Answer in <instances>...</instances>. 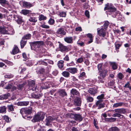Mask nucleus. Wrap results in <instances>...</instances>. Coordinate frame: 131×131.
Wrapping results in <instances>:
<instances>
[{
	"mask_svg": "<svg viewBox=\"0 0 131 131\" xmlns=\"http://www.w3.org/2000/svg\"><path fill=\"white\" fill-rule=\"evenodd\" d=\"M6 110V108L5 106L0 107V113H3L5 112Z\"/></svg>",
	"mask_w": 131,
	"mask_h": 131,
	"instance_id": "nucleus-29",
	"label": "nucleus"
},
{
	"mask_svg": "<svg viewBox=\"0 0 131 131\" xmlns=\"http://www.w3.org/2000/svg\"><path fill=\"white\" fill-rule=\"evenodd\" d=\"M58 73V71L56 70H54L52 72V74L54 75H56Z\"/></svg>",
	"mask_w": 131,
	"mask_h": 131,
	"instance_id": "nucleus-63",
	"label": "nucleus"
},
{
	"mask_svg": "<svg viewBox=\"0 0 131 131\" xmlns=\"http://www.w3.org/2000/svg\"><path fill=\"white\" fill-rule=\"evenodd\" d=\"M95 42L97 44H100L101 43V40H99V38H96Z\"/></svg>",
	"mask_w": 131,
	"mask_h": 131,
	"instance_id": "nucleus-60",
	"label": "nucleus"
},
{
	"mask_svg": "<svg viewBox=\"0 0 131 131\" xmlns=\"http://www.w3.org/2000/svg\"><path fill=\"white\" fill-rule=\"evenodd\" d=\"M77 43L80 46H83L84 44V43L83 42L79 41H78Z\"/></svg>",
	"mask_w": 131,
	"mask_h": 131,
	"instance_id": "nucleus-62",
	"label": "nucleus"
},
{
	"mask_svg": "<svg viewBox=\"0 0 131 131\" xmlns=\"http://www.w3.org/2000/svg\"><path fill=\"white\" fill-rule=\"evenodd\" d=\"M66 12H62L60 13L59 15L60 17H65L66 16Z\"/></svg>",
	"mask_w": 131,
	"mask_h": 131,
	"instance_id": "nucleus-43",
	"label": "nucleus"
},
{
	"mask_svg": "<svg viewBox=\"0 0 131 131\" xmlns=\"http://www.w3.org/2000/svg\"><path fill=\"white\" fill-rule=\"evenodd\" d=\"M59 93L60 95L62 96H64L67 95V94L63 90H60L59 91Z\"/></svg>",
	"mask_w": 131,
	"mask_h": 131,
	"instance_id": "nucleus-25",
	"label": "nucleus"
},
{
	"mask_svg": "<svg viewBox=\"0 0 131 131\" xmlns=\"http://www.w3.org/2000/svg\"><path fill=\"white\" fill-rule=\"evenodd\" d=\"M24 84L23 83L21 84H19L18 85V88L19 90H21L22 88L23 87L24 85Z\"/></svg>",
	"mask_w": 131,
	"mask_h": 131,
	"instance_id": "nucleus-59",
	"label": "nucleus"
},
{
	"mask_svg": "<svg viewBox=\"0 0 131 131\" xmlns=\"http://www.w3.org/2000/svg\"><path fill=\"white\" fill-rule=\"evenodd\" d=\"M75 114L74 113H70L68 114V116L71 118H73L74 119Z\"/></svg>",
	"mask_w": 131,
	"mask_h": 131,
	"instance_id": "nucleus-42",
	"label": "nucleus"
},
{
	"mask_svg": "<svg viewBox=\"0 0 131 131\" xmlns=\"http://www.w3.org/2000/svg\"><path fill=\"white\" fill-rule=\"evenodd\" d=\"M123 104V103L122 102L116 103L114 104L113 106L115 107H117L118 106H122Z\"/></svg>",
	"mask_w": 131,
	"mask_h": 131,
	"instance_id": "nucleus-36",
	"label": "nucleus"
},
{
	"mask_svg": "<svg viewBox=\"0 0 131 131\" xmlns=\"http://www.w3.org/2000/svg\"><path fill=\"white\" fill-rule=\"evenodd\" d=\"M47 18L46 16H44L42 15H40L39 17V20H46Z\"/></svg>",
	"mask_w": 131,
	"mask_h": 131,
	"instance_id": "nucleus-41",
	"label": "nucleus"
},
{
	"mask_svg": "<svg viewBox=\"0 0 131 131\" xmlns=\"http://www.w3.org/2000/svg\"><path fill=\"white\" fill-rule=\"evenodd\" d=\"M118 77L121 80L124 77V75L122 73H119L118 75Z\"/></svg>",
	"mask_w": 131,
	"mask_h": 131,
	"instance_id": "nucleus-50",
	"label": "nucleus"
},
{
	"mask_svg": "<svg viewBox=\"0 0 131 131\" xmlns=\"http://www.w3.org/2000/svg\"><path fill=\"white\" fill-rule=\"evenodd\" d=\"M67 70L69 72L72 74H74L77 73L78 71L77 69L75 68H70L67 69Z\"/></svg>",
	"mask_w": 131,
	"mask_h": 131,
	"instance_id": "nucleus-9",
	"label": "nucleus"
},
{
	"mask_svg": "<svg viewBox=\"0 0 131 131\" xmlns=\"http://www.w3.org/2000/svg\"><path fill=\"white\" fill-rule=\"evenodd\" d=\"M64 61L62 60L59 61L58 63V66L59 68H61L63 67Z\"/></svg>",
	"mask_w": 131,
	"mask_h": 131,
	"instance_id": "nucleus-30",
	"label": "nucleus"
},
{
	"mask_svg": "<svg viewBox=\"0 0 131 131\" xmlns=\"http://www.w3.org/2000/svg\"><path fill=\"white\" fill-rule=\"evenodd\" d=\"M26 41H23L22 40L20 42L21 47V48H23L25 45L26 43Z\"/></svg>",
	"mask_w": 131,
	"mask_h": 131,
	"instance_id": "nucleus-40",
	"label": "nucleus"
},
{
	"mask_svg": "<svg viewBox=\"0 0 131 131\" xmlns=\"http://www.w3.org/2000/svg\"><path fill=\"white\" fill-rule=\"evenodd\" d=\"M97 88L96 86H93L88 90L89 93L91 94L94 95L96 93Z\"/></svg>",
	"mask_w": 131,
	"mask_h": 131,
	"instance_id": "nucleus-8",
	"label": "nucleus"
},
{
	"mask_svg": "<svg viewBox=\"0 0 131 131\" xmlns=\"http://www.w3.org/2000/svg\"><path fill=\"white\" fill-rule=\"evenodd\" d=\"M29 20L30 22L35 23L37 21V19L34 17H30L29 19Z\"/></svg>",
	"mask_w": 131,
	"mask_h": 131,
	"instance_id": "nucleus-35",
	"label": "nucleus"
},
{
	"mask_svg": "<svg viewBox=\"0 0 131 131\" xmlns=\"http://www.w3.org/2000/svg\"><path fill=\"white\" fill-rule=\"evenodd\" d=\"M97 122L94 119V122H93V124L95 126V127L97 129H98V126H97Z\"/></svg>",
	"mask_w": 131,
	"mask_h": 131,
	"instance_id": "nucleus-56",
	"label": "nucleus"
},
{
	"mask_svg": "<svg viewBox=\"0 0 131 131\" xmlns=\"http://www.w3.org/2000/svg\"><path fill=\"white\" fill-rule=\"evenodd\" d=\"M14 33V30L11 26H8L4 28L0 27V34H6L12 35Z\"/></svg>",
	"mask_w": 131,
	"mask_h": 131,
	"instance_id": "nucleus-2",
	"label": "nucleus"
},
{
	"mask_svg": "<svg viewBox=\"0 0 131 131\" xmlns=\"http://www.w3.org/2000/svg\"><path fill=\"white\" fill-rule=\"evenodd\" d=\"M13 77V75L11 74H7L5 75V78H10Z\"/></svg>",
	"mask_w": 131,
	"mask_h": 131,
	"instance_id": "nucleus-46",
	"label": "nucleus"
},
{
	"mask_svg": "<svg viewBox=\"0 0 131 131\" xmlns=\"http://www.w3.org/2000/svg\"><path fill=\"white\" fill-rule=\"evenodd\" d=\"M45 115L43 112H38L34 117L33 120L34 121V122L42 120L44 118Z\"/></svg>",
	"mask_w": 131,
	"mask_h": 131,
	"instance_id": "nucleus-4",
	"label": "nucleus"
},
{
	"mask_svg": "<svg viewBox=\"0 0 131 131\" xmlns=\"http://www.w3.org/2000/svg\"><path fill=\"white\" fill-rule=\"evenodd\" d=\"M65 41L68 43H72V37H66L64 38Z\"/></svg>",
	"mask_w": 131,
	"mask_h": 131,
	"instance_id": "nucleus-20",
	"label": "nucleus"
},
{
	"mask_svg": "<svg viewBox=\"0 0 131 131\" xmlns=\"http://www.w3.org/2000/svg\"><path fill=\"white\" fill-rule=\"evenodd\" d=\"M97 68L100 75L98 77V79L99 80H102L105 77L108 70H106L105 69L103 68L102 63L98 64Z\"/></svg>",
	"mask_w": 131,
	"mask_h": 131,
	"instance_id": "nucleus-1",
	"label": "nucleus"
},
{
	"mask_svg": "<svg viewBox=\"0 0 131 131\" xmlns=\"http://www.w3.org/2000/svg\"><path fill=\"white\" fill-rule=\"evenodd\" d=\"M31 37V35L30 34H28L25 36L23 38V39H29Z\"/></svg>",
	"mask_w": 131,
	"mask_h": 131,
	"instance_id": "nucleus-37",
	"label": "nucleus"
},
{
	"mask_svg": "<svg viewBox=\"0 0 131 131\" xmlns=\"http://www.w3.org/2000/svg\"><path fill=\"white\" fill-rule=\"evenodd\" d=\"M37 64L38 65L42 64L45 65H46L47 64V63L46 62L41 60L39 61L38 62Z\"/></svg>",
	"mask_w": 131,
	"mask_h": 131,
	"instance_id": "nucleus-44",
	"label": "nucleus"
},
{
	"mask_svg": "<svg viewBox=\"0 0 131 131\" xmlns=\"http://www.w3.org/2000/svg\"><path fill=\"white\" fill-rule=\"evenodd\" d=\"M116 113H118L119 114H124L126 112L124 108L116 109L114 110Z\"/></svg>",
	"mask_w": 131,
	"mask_h": 131,
	"instance_id": "nucleus-13",
	"label": "nucleus"
},
{
	"mask_svg": "<svg viewBox=\"0 0 131 131\" xmlns=\"http://www.w3.org/2000/svg\"><path fill=\"white\" fill-rule=\"evenodd\" d=\"M83 60V58L82 57H80L77 59V62L78 63H81L82 62Z\"/></svg>",
	"mask_w": 131,
	"mask_h": 131,
	"instance_id": "nucleus-57",
	"label": "nucleus"
},
{
	"mask_svg": "<svg viewBox=\"0 0 131 131\" xmlns=\"http://www.w3.org/2000/svg\"><path fill=\"white\" fill-rule=\"evenodd\" d=\"M57 33L58 34L62 35H64L65 34V32L64 29L61 28H60L57 30Z\"/></svg>",
	"mask_w": 131,
	"mask_h": 131,
	"instance_id": "nucleus-18",
	"label": "nucleus"
},
{
	"mask_svg": "<svg viewBox=\"0 0 131 131\" xmlns=\"http://www.w3.org/2000/svg\"><path fill=\"white\" fill-rule=\"evenodd\" d=\"M67 65L68 66H73L75 65V64L74 62L72 61L71 62L67 64Z\"/></svg>",
	"mask_w": 131,
	"mask_h": 131,
	"instance_id": "nucleus-61",
	"label": "nucleus"
},
{
	"mask_svg": "<svg viewBox=\"0 0 131 131\" xmlns=\"http://www.w3.org/2000/svg\"><path fill=\"white\" fill-rule=\"evenodd\" d=\"M74 103L76 105L78 106H80L81 101L80 99H74Z\"/></svg>",
	"mask_w": 131,
	"mask_h": 131,
	"instance_id": "nucleus-11",
	"label": "nucleus"
},
{
	"mask_svg": "<svg viewBox=\"0 0 131 131\" xmlns=\"http://www.w3.org/2000/svg\"><path fill=\"white\" fill-rule=\"evenodd\" d=\"M43 44L42 41H37L34 42L33 43L32 47H34L36 49L37 48L40 47Z\"/></svg>",
	"mask_w": 131,
	"mask_h": 131,
	"instance_id": "nucleus-7",
	"label": "nucleus"
},
{
	"mask_svg": "<svg viewBox=\"0 0 131 131\" xmlns=\"http://www.w3.org/2000/svg\"><path fill=\"white\" fill-rule=\"evenodd\" d=\"M85 73L84 72H82L81 73L79 76V78L80 79H83V78L85 76Z\"/></svg>",
	"mask_w": 131,
	"mask_h": 131,
	"instance_id": "nucleus-39",
	"label": "nucleus"
},
{
	"mask_svg": "<svg viewBox=\"0 0 131 131\" xmlns=\"http://www.w3.org/2000/svg\"><path fill=\"white\" fill-rule=\"evenodd\" d=\"M23 5L27 8H29L32 6V4L30 3L27 2H23Z\"/></svg>",
	"mask_w": 131,
	"mask_h": 131,
	"instance_id": "nucleus-14",
	"label": "nucleus"
},
{
	"mask_svg": "<svg viewBox=\"0 0 131 131\" xmlns=\"http://www.w3.org/2000/svg\"><path fill=\"white\" fill-rule=\"evenodd\" d=\"M85 15L88 18H89L90 14L89 12V11L87 10H86L85 12Z\"/></svg>",
	"mask_w": 131,
	"mask_h": 131,
	"instance_id": "nucleus-54",
	"label": "nucleus"
},
{
	"mask_svg": "<svg viewBox=\"0 0 131 131\" xmlns=\"http://www.w3.org/2000/svg\"><path fill=\"white\" fill-rule=\"evenodd\" d=\"M119 129L116 127H113L110 128L108 131H119Z\"/></svg>",
	"mask_w": 131,
	"mask_h": 131,
	"instance_id": "nucleus-28",
	"label": "nucleus"
},
{
	"mask_svg": "<svg viewBox=\"0 0 131 131\" xmlns=\"http://www.w3.org/2000/svg\"><path fill=\"white\" fill-rule=\"evenodd\" d=\"M3 61L9 65H12L13 64V63L12 62L7 60H3Z\"/></svg>",
	"mask_w": 131,
	"mask_h": 131,
	"instance_id": "nucleus-47",
	"label": "nucleus"
},
{
	"mask_svg": "<svg viewBox=\"0 0 131 131\" xmlns=\"http://www.w3.org/2000/svg\"><path fill=\"white\" fill-rule=\"evenodd\" d=\"M0 10L1 12H3L4 13H6V14L7 13V11L5 9L3 8H1L0 9Z\"/></svg>",
	"mask_w": 131,
	"mask_h": 131,
	"instance_id": "nucleus-58",
	"label": "nucleus"
},
{
	"mask_svg": "<svg viewBox=\"0 0 131 131\" xmlns=\"http://www.w3.org/2000/svg\"><path fill=\"white\" fill-rule=\"evenodd\" d=\"M111 65L112 66V68L113 70H115L117 68V66L115 63H112Z\"/></svg>",
	"mask_w": 131,
	"mask_h": 131,
	"instance_id": "nucleus-51",
	"label": "nucleus"
},
{
	"mask_svg": "<svg viewBox=\"0 0 131 131\" xmlns=\"http://www.w3.org/2000/svg\"><path fill=\"white\" fill-rule=\"evenodd\" d=\"M26 64L27 66H30L32 65V62L31 60H29L27 61L26 63Z\"/></svg>",
	"mask_w": 131,
	"mask_h": 131,
	"instance_id": "nucleus-52",
	"label": "nucleus"
},
{
	"mask_svg": "<svg viewBox=\"0 0 131 131\" xmlns=\"http://www.w3.org/2000/svg\"><path fill=\"white\" fill-rule=\"evenodd\" d=\"M113 117H120L121 116H123L122 115H121L120 114H119L118 113H116L114 114L112 116Z\"/></svg>",
	"mask_w": 131,
	"mask_h": 131,
	"instance_id": "nucleus-38",
	"label": "nucleus"
},
{
	"mask_svg": "<svg viewBox=\"0 0 131 131\" xmlns=\"http://www.w3.org/2000/svg\"><path fill=\"white\" fill-rule=\"evenodd\" d=\"M62 75L66 78H68L69 77L70 75L69 73L67 71H64L62 73Z\"/></svg>",
	"mask_w": 131,
	"mask_h": 131,
	"instance_id": "nucleus-27",
	"label": "nucleus"
},
{
	"mask_svg": "<svg viewBox=\"0 0 131 131\" xmlns=\"http://www.w3.org/2000/svg\"><path fill=\"white\" fill-rule=\"evenodd\" d=\"M54 22V20L52 19H50L48 21L49 23L51 25L53 24Z\"/></svg>",
	"mask_w": 131,
	"mask_h": 131,
	"instance_id": "nucleus-53",
	"label": "nucleus"
},
{
	"mask_svg": "<svg viewBox=\"0 0 131 131\" xmlns=\"http://www.w3.org/2000/svg\"><path fill=\"white\" fill-rule=\"evenodd\" d=\"M44 84L45 85V86H44L42 85V86L41 87V88L42 89H46L49 88V86L47 85L48 84L47 83H45Z\"/></svg>",
	"mask_w": 131,
	"mask_h": 131,
	"instance_id": "nucleus-49",
	"label": "nucleus"
},
{
	"mask_svg": "<svg viewBox=\"0 0 131 131\" xmlns=\"http://www.w3.org/2000/svg\"><path fill=\"white\" fill-rule=\"evenodd\" d=\"M4 119L7 122H9V118L7 116H4L3 117Z\"/></svg>",
	"mask_w": 131,
	"mask_h": 131,
	"instance_id": "nucleus-48",
	"label": "nucleus"
},
{
	"mask_svg": "<svg viewBox=\"0 0 131 131\" xmlns=\"http://www.w3.org/2000/svg\"><path fill=\"white\" fill-rule=\"evenodd\" d=\"M11 88H12L13 90H14L16 89V88L15 87L12 86L9 84H8L5 87V88L7 89H10Z\"/></svg>",
	"mask_w": 131,
	"mask_h": 131,
	"instance_id": "nucleus-23",
	"label": "nucleus"
},
{
	"mask_svg": "<svg viewBox=\"0 0 131 131\" xmlns=\"http://www.w3.org/2000/svg\"><path fill=\"white\" fill-rule=\"evenodd\" d=\"M15 20L18 24H20L22 22V19L21 17L18 16H15L14 17Z\"/></svg>",
	"mask_w": 131,
	"mask_h": 131,
	"instance_id": "nucleus-10",
	"label": "nucleus"
},
{
	"mask_svg": "<svg viewBox=\"0 0 131 131\" xmlns=\"http://www.w3.org/2000/svg\"><path fill=\"white\" fill-rule=\"evenodd\" d=\"M104 95L103 94H102L100 95H99L97 97V98H103L104 97Z\"/></svg>",
	"mask_w": 131,
	"mask_h": 131,
	"instance_id": "nucleus-64",
	"label": "nucleus"
},
{
	"mask_svg": "<svg viewBox=\"0 0 131 131\" xmlns=\"http://www.w3.org/2000/svg\"><path fill=\"white\" fill-rule=\"evenodd\" d=\"M52 118L50 116L47 117L46 120V125H48L50 123L52 122Z\"/></svg>",
	"mask_w": 131,
	"mask_h": 131,
	"instance_id": "nucleus-16",
	"label": "nucleus"
},
{
	"mask_svg": "<svg viewBox=\"0 0 131 131\" xmlns=\"http://www.w3.org/2000/svg\"><path fill=\"white\" fill-rule=\"evenodd\" d=\"M19 50L18 47L15 45L12 51V53L13 54H17L18 53L19 51Z\"/></svg>",
	"mask_w": 131,
	"mask_h": 131,
	"instance_id": "nucleus-15",
	"label": "nucleus"
},
{
	"mask_svg": "<svg viewBox=\"0 0 131 131\" xmlns=\"http://www.w3.org/2000/svg\"><path fill=\"white\" fill-rule=\"evenodd\" d=\"M30 12V11L27 10L23 9L22 10L21 13L24 15H26Z\"/></svg>",
	"mask_w": 131,
	"mask_h": 131,
	"instance_id": "nucleus-31",
	"label": "nucleus"
},
{
	"mask_svg": "<svg viewBox=\"0 0 131 131\" xmlns=\"http://www.w3.org/2000/svg\"><path fill=\"white\" fill-rule=\"evenodd\" d=\"M106 30L103 28H101V29L98 28L97 32L99 35L103 37H104L106 34Z\"/></svg>",
	"mask_w": 131,
	"mask_h": 131,
	"instance_id": "nucleus-5",
	"label": "nucleus"
},
{
	"mask_svg": "<svg viewBox=\"0 0 131 131\" xmlns=\"http://www.w3.org/2000/svg\"><path fill=\"white\" fill-rule=\"evenodd\" d=\"M60 49L61 51H64L67 50V48L66 47L64 46L61 45L60 46Z\"/></svg>",
	"mask_w": 131,
	"mask_h": 131,
	"instance_id": "nucleus-32",
	"label": "nucleus"
},
{
	"mask_svg": "<svg viewBox=\"0 0 131 131\" xmlns=\"http://www.w3.org/2000/svg\"><path fill=\"white\" fill-rule=\"evenodd\" d=\"M29 103L28 101L20 102L18 103V105L19 106H27Z\"/></svg>",
	"mask_w": 131,
	"mask_h": 131,
	"instance_id": "nucleus-17",
	"label": "nucleus"
},
{
	"mask_svg": "<svg viewBox=\"0 0 131 131\" xmlns=\"http://www.w3.org/2000/svg\"><path fill=\"white\" fill-rule=\"evenodd\" d=\"M32 108L31 107H29L28 108L26 109H24V113L26 114H30L31 113Z\"/></svg>",
	"mask_w": 131,
	"mask_h": 131,
	"instance_id": "nucleus-21",
	"label": "nucleus"
},
{
	"mask_svg": "<svg viewBox=\"0 0 131 131\" xmlns=\"http://www.w3.org/2000/svg\"><path fill=\"white\" fill-rule=\"evenodd\" d=\"M87 37L90 39V40L88 41L89 43H90L93 41V38L92 35L90 34H88L87 35Z\"/></svg>",
	"mask_w": 131,
	"mask_h": 131,
	"instance_id": "nucleus-26",
	"label": "nucleus"
},
{
	"mask_svg": "<svg viewBox=\"0 0 131 131\" xmlns=\"http://www.w3.org/2000/svg\"><path fill=\"white\" fill-rule=\"evenodd\" d=\"M35 84L34 81H31L29 82L28 86L29 90H32V91L36 90L37 86H35Z\"/></svg>",
	"mask_w": 131,
	"mask_h": 131,
	"instance_id": "nucleus-6",
	"label": "nucleus"
},
{
	"mask_svg": "<svg viewBox=\"0 0 131 131\" xmlns=\"http://www.w3.org/2000/svg\"><path fill=\"white\" fill-rule=\"evenodd\" d=\"M7 107L9 111H14V108L13 105H9L7 106Z\"/></svg>",
	"mask_w": 131,
	"mask_h": 131,
	"instance_id": "nucleus-34",
	"label": "nucleus"
},
{
	"mask_svg": "<svg viewBox=\"0 0 131 131\" xmlns=\"http://www.w3.org/2000/svg\"><path fill=\"white\" fill-rule=\"evenodd\" d=\"M104 10H107L106 13L107 14L110 15L112 12H115L116 10V9L113 6L112 4L108 3L105 5Z\"/></svg>",
	"mask_w": 131,
	"mask_h": 131,
	"instance_id": "nucleus-3",
	"label": "nucleus"
},
{
	"mask_svg": "<svg viewBox=\"0 0 131 131\" xmlns=\"http://www.w3.org/2000/svg\"><path fill=\"white\" fill-rule=\"evenodd\" d=\"M41 27L42 28L46 29H48L49 28V26L46 25L45 24L42 25L41 26Z\"/></svg>",
	"mask_w": 131,
	"mask_h": 131,
	"instance_id": "nucleus-55",
	"label": "nucleus"
},
{
	"mask_svg": "<svg viewBox=\"0 0 131 131\" xmlns=\"http://www.w3.org/2000/svg\"><path fill=\"white\" fill-rule=\"evenodd\" d=\"M0 3L2 5L4 4H8V2L5 0H0Z\"/></svg>",
	"mask_w": 131,
	"mask_h": 131,
	"instance_id": "nucleus-45",
	"label": "nucleus"
},
{
	"mask_svg": "<svg viewBox=\"0 0 131 131\" xmlns=\"http://www.w3.org/2000/svg\"><path fill=\"white\" fill-rule=\"evenodd\" d=\"M102 102V100H100L99 101H97L96 103V105H99V107H98V108L99 109H100L102 108L103 107H104V105L102 104H100V103H101Z\"/></svg>",
	"mask_w": 131,
	"mask_h": 131,
	"instance_id": "nucleus-22",
	"label": "nucleus"
},
{
	"mask_svg": "<svg viewBox=\"0 0 131 131\" xmlns=\"http://www.w3.org/2000/svg\"><path fill=\"white\" fill-rule=\"evenodd\" d=\"M71 93L73 95L79 96V93L75 89H72L71 91Z\"/></svg>",
	"mask_w": 131,
	"mask_h": 131,
	"instance_id": "nucleus-19",
	"label": "nucleus"
},
{
	"mask_svg": "<svg viewBox=\"0 0 131 131\" xmlns=\"http://www.w3.org/2000/svg\"><path fill=\"white\" fill-rule=\"evenodd\" d=\"M10 96V94L7 93L4 95H0V98H8Z\"/></svg>",
	"mask_w": 131,
	"mask_h": 131,
	"instance_id": "nucleus-24",
	"label": "nucleus"
},
{
	"mask_svg": "<svg viewBox=\"0 0 131 131\" xmlns=\"http://www.w3.org/2000/svg\"><path fill=\"white\" fill-rule=\"evenodd\" d=\"M109 22L107 21H105L103 25V27H104V28L106 29L108 26L109 24Z\"/></svg>",
	"mask_w": 131,
	"mask_h": 131,
	"instance_id": "nucleus-33",
	"label": "nucleus"
},
{
	"mask_svg": "<svg viewBox=\"0 0 131 131\" xmlns=\"http://www.w3.org/2000/svg\"><path fill=\"white\" fill-rule=\"evenodd\" d=\"M82 117L80 114H75L74 119L75 120L80 122L82 120Z\"/></svg>",
	"mask_w": 131,
	"mask_h": 131,
	"instance_id": "nucleus-12",
	"label": "nucleus"
}]
</instances>
